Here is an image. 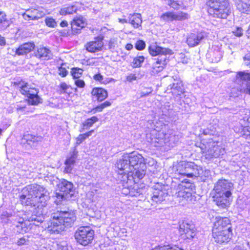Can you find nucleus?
Listing matches in <instances>:
<instances>
[{
	"mask_svg": "<svg viewBox=\"0 0 250 250\" xmlns=\"http://www.w3.org/2000/svg\"><path fill=\"white\" fill-rule=\"evenodd\" d=\"M23 194L20 196V201L25 206H37L39 209L45 207L49 199L47 190L38 185L28 186L22 190Z\"/></svg>",
	"mask_w": 250,
	"mask_h": 250,
	"instance_id": "nucleus-1",
	"label": "nucleus"
},
{
	"mask_svg": "<svg viewBox=\"0 0 250 250\" xmlns=\"http://www.w3.org/2000/svg\"><path fill=\"white\" fill-rule=\"evenodd\" d=\"M51 218L52 219L48 227V230L59 233L74 223L76 215L72 210L57 211L51 214Z\"/></svg>",
	"mask_w": 250,
	"mask_h": 250,
	"instance_id": "nucleus-2",
	"label": "nucleus"
},
{
	"mask_svg": "<svg viewBox=\"0 0 250 250\" xmlns=\"http://www.w3.org/2000/svg\"><path fill=\"white\" fill-rule=\"evenodd\" d=\"M207 4L208 14L213 18L225 19L231 13L228 0H209Z\"/></svg>",
	"mask_w": 250,
	"mask_h": 250,
	"instance_id": "nucleus-3",
	"label": "nucleus"
},
{
	"mask_svg": "<svg viewBox=\"0 0 250 250\" xmlns=\"http://www.w3.org/2000/svg\"><path fill=\"white\" fill-rule=\"evenodd\" d=\"M58 190L59 192L55 193V202L57 204H61L62 201L74 196L76 193L73 183L65 179H62L58 184Z\"/></svg>",
	"mask_w": 250,
	"mask_h": 250,
	"instance_id": "nucleus-4",
	"label": "nucleus"
},
{
	"mask_svg": "<svg viewBox=\"0 0 250 250\" xmlns=\"http://www.w3.org/2000/svg\"><path fill=\"white\" fill-rule=\"evenodd\" d=\"M152 134L155 137L151 139L150 143L155 147L162 146L166 144L171 145L177 142L178 139L172 130H168L167 133H164L163 131L156 132L153 130Z\"/></svg>",
	"mask_w": 250,
	"mask_h": 250,
	"instance_id": "nucleus-5",
	"label": "nucleus"
},
{
	"mask_svg": "<svg viewBox=\"0 0 250 250\" xmlns=\"http://www.w3.org/2000/svg\"><path fill=\"white\" fill-rule=\"evenodd\" d=\"M192 186L190 184H181L179 185L176 196L179 202L182 204L192 203L195 201L194 195H192Z\"/></svg>",
	"mask_w": 250,
	"mask_h": 250,
	"instance_id": "nucleus-6",
	"label": "nucleus"
},
{
	"mask_svg": "<svg viewBox=\"0 0 250 250\" xmlns=\"http://www.w3.org/2000/svg\"><path fill=\"white\" fill-rule=\"evenodd\" d=\"M94 231L89 226H81L75 231L74 236L77 242L83 246H87L93 239Z\"/></svg>",
	"mask_w": 250,
	"mask_h": 250,
	"instance_id": "nucleus-7",
	"label": "nucleus"
},
{
	"mask_svg": "<svg viewBox=\"0 0 250 250\" xmlns=\"http://www.w3.org/2000/svg\"><path fill=\"white\" fill-rule=\"evenodd\" d=\"M20 91L22 95L28 97V101L30 104L37 105L41 102V99L38 95L39 91L37 88L32 87L26 83L21 86Z\"/></svg>",
	"mask_w": 250,
	"mask_h": 250,
	"instance_id": "nucleus-8",
	"label": "nucleus"
},
{
	"mask_svg": "<svg viewBox=\"0 0 250 250\" xmlns=\"http://www.w3.org/2000/svg\"><path fill=\"white\" fill-rule=\"evenodd\" d=\"M133 174L132 171L130 172L118 171L117 180L125 188L130 189L133 186L132 188H137V185H136V181L134 180L135 177L133 175Z\"/></svg>",
	"mask_w": 250,
	"mask_h": 250,
	"instance_id": "nucleus-9",
	"label": "nucleus"
},
{
	"mask_svg": "<svg viewBox=\"0 0 250 250\" xmlns=\"http://www.w3.org/2000/svg\"><path fill=\"white\" fill-rule=\"evenodd\" d=\"M179 233L181 236L184 239H191L196 233L194 225L191 222L184 221L179 225Z\"/></svg>",
	"mask_w": 250,
	"mask_h": 250,
	"instance_id": "nucleus-10",
	"label": "nucleus"
},
{
	"mask_svg": "<svg viewBox=\"0 0 250 250\" xmlns=\"http://www.w3.org/2000/svg\"><path fill=\"white\" fill-rule=\"evenodd\" d=\"M237 83L242 82V85L240 90L244 93L250 95V73L245 71L237 72L236 75Z\"/></svg>",
	"mask_w": 250,
	"mask_h": 250,
	"instance_id": "nucleus-11",
	"label": "nucleus"
},
{
	"mask_svg": "<svg viewBox=\"0 0 250 250\" xmlns=\"http://www.w3.org/2000/svg\"><path fill=\"white\" fill-rule=\"evenodd\" d=\"M233 184L232 183L225 179H221L218 181L215 185L213 190L214 194H226L229 193V195H232L231 191L233 190Z\"/></svg>",
	"mask_w": 250,
	"mask_h": 250,
	"instance_id": "nucleus-12",
	"label": "nucleus"
},
{
	"mask_svg": "<svg viewBox=\"0 0 250 250\" xmlns=\"http://www.w3.org/2000/svg\"><path fill=\"white\" fill-rule=\"evenodd\" d=\"M211 146L213 147L210 148V142H209L208 145L209 148L208 149H206V146H205V148H203V146L201 147L203 153H205V156L206 158L210 159L213 157L217 158L223 155L225 153V149L221 146L218 145H212Z\"/></svg>",
	"mask_w": 250,
	"mask_h": 250,
	"instance_id": "nucleus-13",
	"label": "nucleus"
},
{
	"mask_svg": "<svg viewBox=\"0 0 250 250\" xmlns=\"http://www.w3.org/2000/svg\"><path fill=\"white\" fill-rule=\"evenodd\" d=\"M167 193L164 187L159 184L154 186L151 196V200L156 203H160L165 200L167 196Z\"/></svg>",
	"mask_w": 250,
	"mask_h": 250,
	"instance_id": "nucleus-14",
	"label": "nucleus"
},
{
	"mask_svg": "<svg viewBox=\"0 0 250 250\" xmlns=\"http://www.w3.org/2000/svg\"><path fill=\"white\" fill-rule=\"evenodd\" d=\"M232 195L229 193L226 194H214L213 196V201L216 205L221 208H227L230 205Z\"/></svg>",
	"mask_w": 250,
	"mask_h": 250,
	"instance_id": "nucleus-15",
	"label": "nucleus"
},
{
	"mask_svg": "<svg viewBox=\"0 0 250 250\" xmlns=\"http://www.w3.org/2000/svg\"><path fill=\"white\" fill-rule=\"evenodd\" d=\"M232 236V232L227 230L212 229V237L214 241L220 244H227Z\"/></svg>",
	"mask_w": 250,
	"mask_h": 250,
	"instance_id": "nucleus-16",
	"label": "nucleus"
},
{
	"mask_svg": "<svg viewBox=\"0 0 250 250\" xmlns=\"http://www.w3.org/2000/svg\"><path fill=\"white\" fill-rule=\"evenodd\" d=\"M212 229L232 232L230 220L227 217H216Z\"/></svg>",
	"mask_w": 250,
	"mask_h": 250,
	"instance_id": "nucleus-17",
	"label": "nucleus"
},
{
	"mask_svg": "<svg viewBox=\"0 0 250 250\" xmlns=\"http://www.w3.org/2000/svg\"><path fill=\"white\" fill-rule=\"evenodd\" d=\"M129 157V166L131 170L139 168L138 166L145 165V159L144 157L136 152H132L130 153H127Z\"/></svg>",
	"mask_w": 250,
	"mask_h": 250,
	"instance_id": "nucleus-18",
	"label": "nucleus"
},
{
	"mask_svg": "<svg viewBox=\"0 0 250 250\" xmlns=\"http://www.w3.org/2000/svg\"><path fill=\"white\" fill-rule=\"evenodd\" d=\"M148 50L151 55L153 56H159L158 58H162L164 56L167 57V55L172 53V51L170 49L158 46L156 44L150 45Z\"/></svg>",
	"mask_w": 250,
	"mask_h": 250,
	"instance_id": "nucleus-19",
	"label": "nucleus"
},
{
	"mask_svg": "<svg viewBox=\"0 0 250 250\" xmlns=\"http://www.w3.org/2000/svg\"><path fill=\"white\" fill-rule=\"evenodd\" d=\"M193 167V163L186 161H180L174 168L177 174L191 177L192 174L189 173V169Z\"/></svg>",
	"mask_w": 250,
	"mask_h": 250,
	"instance_id": "nucleus-20",
	"label": "nucleus"
},
{
	"mask_svg": "<svg viewBox=\"0 0 250 250\" xmlns=\"http://www.w3.org/2000/svg\"><path fill=\"white\" fill-rule=\"evenodd\" d=\"M207 57L211 62H219L222 57L220 47L218 45H213L208 51Z\"/></svg>",
	"mask_w": 250,
	"mask_h": 250,
	"instance_id": "nucleus-21",
	"label": "nucleus"
},
{
	"mask_svg": "<svg viewBox=\"0 0 250 250\" xmlns=\"http://www.w3.org/2000/svg\"><path fill=\"white\" fill-rule=\"evenodd\" d=\"M104 46L103 38L96 37L92 41L89 42L85 45L86 49L89 52L95 53L101 51Z\"/></svg>",
	"mask_w": 250,
	"mask_h": 250,
	"instance_id": "nucleus-22",
	"label": "nucleus"
},
{
	"mask_svg": "<svg viewBox=\"0 0 250 250\" xmlns=\"http://www.w3.org/2000/svg\"><path fill=\"white\" fill-rule=\"evenodd\" d=\"M77 154L78 151L76 149H74L72 152L70 153V155L67 157L64 163L65 166L64 170V172L69 173L71 172L77 158Z\"/></svg>",
	"mask_w": 250,
	"mask_h": 250,
	"instance_id": "nucleus-23",
	"label": "nucleus"
},
{
	"mask_svg": "<svg viewBox=\"0 0 250 250\" xmlns=\"http://www.w3.org/2000/svg\"><path fill=\"white\" fill-rule=\"evenodd\" d=\"M129 157L127 153L124 154L117 161L116 167L118 171L132 172V170L129 166Z\"/></svg>",
	"mask_w": 250,
	"mask_h": 250,
	"instance_id": "nucleus-24",
	"label": "nucleus"
},
{
	"mask_svg": "<svg viewBox=\"0 0 250 250\" xmlns=\"http://www.w3.org/2000/svg\"><path fill=\"white\" fill-rule=\"evenodd\" d=\"M44 15L42 12L40 11L37 9H29L26 10L25 12L22 14V17L25 20H35L39 19Z\"/></svg>",
	"mask_w": 250,
	"mask_h": 250,
	"instance_id": "nucleus-25",
	"label": "nucleus"
},
{
	"mask_svg": "<svg viewBox=\"0 0 250 250\" xmlns=\"http://www.w3.org/2000/svg\"><path fill=\"white\" fill-rule=\"evenodd\" d=\"M167 62V57L164 56L162 58H157V61L152 66L151 74L155 75L162 71Z\"/></svg>",
	"mask_w": 250,
	"mask_h": 250,
	"instance_id": "nucleus-26",
	"label": "nucleus"
},
{
	"mask_svg": "<svg viewBox=\"0 0 250 250\" xmlns=\"http://www.w3.org/2000/svg\"><path fill=\"white\" fill-rule=\"evenodd\" d=\"M41 140V137L36 136L28 133H26L23 135L21 139V143L23 145L26 144L32 146H34V144L40 142Z\"/></svg>",
	"mask_w": 250,
	"mask_h": 250,
	"instance_id": "nucleus-27",
	"label": "nucleus"
},
{
	"mask_svg": "<svg viewBox=\"0 0 250 250\" xmlns=\"http://www.w3.org/2000/svg\"><path fill=\"white\" fill-rule=\"evenodd\" d=\"M36 56L42 60H48L52 58L51 51L47 48L41 46L38 48L35 54Z\"/></svg>",
	"mask_w": 250,
	"mask_h": 250,
	"instance_id": "nucleus-28",
	"label": "nucleus"
},
{
	"mask_svg": "<svg viewBox=\"0 0 250 250\" xmlns=\"http://www.w3.org/2000/svg\"><path fill=\"white\" fill-rule=\"evenodd\" d=\"M35 47L33 42H27L21 45L15 51V54L21 56L30 52Z\"/></svg>",
	"mask_w": 250,
	"mask_h": 250,
	"instance_id": "nucleus-29",
	"label": "nucleus"
},
{
	"mask_svg": "<svg viewBox=\"0 0 250 250\" xmlns=\"http://www.w3.org/2000/svg\"><path fill=\"white\" fill-rule=\"evenodd\" d=\"M85 25V20L81 16L74 18L71 22L72 29L76 33H78V31L83 28Z\"/></svg>",
	"mask_w": 250,
	"mask_h": 250,
	"instance_id": "nucleus-30",
	"label": "nucleus"
},
{
	"mask_svg": "<svg viewBox=\"0 0 250 250\" xmlns=\"http://www.w3.org/2000/svg\"><path fill=\"white\" fill-rule=\"evenodd\" d=\"M203 38L204 35L201 33H191L188 36L187 42L189 46L193 47L198 45Z\"/></svg>",
	"mask_w": 250,
	"mask_h": 250,
	"instance_id": "nucleus-31",
	"label": "nucleus"
},
{
	"mask_svg": "<svg viewBox=\"0 0 250 250\" xmlns=\"http://www.w3.org/2000/svg\"><path fill=\"white\" fill-rule=\"evenodd\" d=\"M237 9L242 13L250 14V0H235Z\"/></svg>",
	"mask_w": 250,
	"mask_h": 250,
	"instance_id": "nucleus-32",
	"label": "nucleus"
},
{
	"mask_svg": "<svg viewBox=\"0 0 250 250\" xmlns=\"http://www.w3.org/2000/svg\"><path fill=\"white\" fill-rule=\"evenodd\" d=\"M92 95L100 102L104 101L107 97V92L102 88H94L91 92Z\"/></svg>",
	"mask_w": 250,
	"mask_h": 250,
	"instance_id": "nucleus-33",
	"label": "nucleus"
},
{
	"mask_svg": "<svg viewBox=\"0 0 250 250\" xmlns=\"http://www.w3.org/2000/svg\"><path fill=\"white\" fill-rule=\"evenodd\" d=\"M99 121L96 116H92L83 122L81 125V127L80 129V132H83L85 130L88 129L93 125Z\"/></svg>",
	"mask_w": 250,
	"mask_h": 250,
	"instance_id": "nucleus-34",
	"label": "nucleus"
},
{
	"mask_svg": "<svg viewBox=\"0 0 250 250\" xmlns=\"http://www.w3.org/2000/svg\"><path fill=\"white\" fill-rule=\"evenodd\" d=\"M129 22L134 28H137L141 26L142 22L141 15L140 14L136 13L129 16Z\"/></svg>",
	"mask_w": 250,
	"mask_h": 250,
	"instance_id": "nucleus-35",
	"label": "nucleus"
},
{
	"mask_svg": "<svg viewBox=\"0 0 250 250\" xmlns=\"http://www.w3.org/2000/svg\"><path fill=\"white\" fill-rule=\"evenodd\" d=\"M44 219V217L42 210L40 212L34 211L31 216L28 218V222H34V224L35 225H38L36 223H42Z\"/></svg>",
	"mask_w": 250,
	"mask_h": 250,
	"instance_id": "nucleus-36",
	"label": "nucleus"
},
{
	"mask_svg": "<svg viewBox=\"0 0 250 250\" xmlns=\"http://www.w3.org/2000/svg\"><path fill=\"white\" fill-rule=\"evenodd\" d=\"M169 87L172 90V92L176 95H180L184 92L183 84L180 81H177L176 83L170 84Z\"/></svg>",
	"mask_w": 250,
	"mask_h": 250,
	"instance_id": "nucleus-37",
	"label": "nucleus"
},
{
	"mask_svg": "<svg viewBox=\"0 0 250 250\" xmlns=\"http://www.w3.org/2000/svg\"><path fill=\"white\" fill-rule=\"evenodd\" d=\"M11 19H8L6 14L2 11H0V26L3 28H6L11 24Z\"/></svg>",
	"mask_w": 250,
	"mask_h": 250,
	"instance_id": "nucleus-38",
	"label": "nucleus"
},
{
	"mask_svg": "<svg viewBox=\"0 0 250 250\" xmlns=\"http://www.w3.org/2000/svg\"><path fill=\"white\" fill-rule=\"evenodd\" d=\"M160 20L164 22H170L175 21L174 12H167L161 15Z\"/></svg>",
	"mask_w": 250,
	"mask_h": 250,
	"instance_id": "nucleus-39",
	"label": "nucleus"
},
{
	"mask_svg": "<svg viewBox=\"0 0 250 250\" xmlns=\"http://www.w3.org/2000/svg\"><path fill=\"white\" fill-rule=\"evenodd\" d=\"M93 79L102 84H107L113 80L112 78H104L101 74H97L93 76Z\"/></svg>",
	"mask_w": 250,
	"mask_h": 250,
	"instance_id": "nucleus-40",
	"label": "nucleus"
},
{
	"mask_svg": "<svg viewBox=\"0 0 250 250\" xmlns=\"http://www.w3.org/2000/svg\"><path fill=\"white\" fill-rule=\"evenodd\" d=\"M94 132V130H91L90 131L82 134H80L76 138V144L77 145H80L84 140L89 136H91L92 133Z\"/></svg>",
	"mask_w": 250,
	"mask_h": 250,
	"instance_id": "nucleus-41",
	"label": "nucleus"
},
{
	"mask_svg": "<svg viewBox=\"0 0 250 250\" xmlns=\"http://www.w3.org/2000/svg\"><path fill=\"white\" fill-rule=\"evenodd\" d=\"M145 57L142 55H137L135 57L132 62V66L133 68L140 67L144 62Z\"/></svg>",
	"mask_w": 250,
	"mask_h": 250,
	"instance_id": "nucleus-42",
	"label": "nucleus"
},
{
	"mask_svg": "<svg viewBox=\"0 0 250 250\" xmlns=\"http://www.w3.org/2000/svg\"><path fill=\"white\" fill-rule=\"evenodd\" d=\"M16 227L20 233L26 232L28 230L26 222L23 219H20Z\"/></svg>",
	"mask_w": 250,
	"mask_h": 250,
	"instance_id": "nucleus-43",
	"label": "nucleus"
},
{
	"mask_svg": "<svg viewBox=\"0 0 250 250\" xmlns=\"http://www.w3.org/2000/svg\"><path fill=\"white\" fill-rule=\"evenodd\" d=\"M175 21H184L188 20L189 18V15L187 13L182 11L174 12Z\"/></svg>",
	"mask_w": 250,
	"mask_h": 250,
	"instance_id": "nucleus-44",
	"label": "nucleus"
},
{
	"mask_svg": "<svg viewBox=\"0 0 250 250\" xmlns=\"http://www.w3.org/2000/svg\"><path fill=\"white\" fill-rule=\"evenodd\" d=\"M76 10L77 8L75 6H68L61 9L60 13L62 15L72 14L75 13Z\"/></svg>",
	"mask_w": 250,
	"mask_h": 250,
	"instance_id": "nucleus-45",
	"label": "nucleus"
},
{
	"mask_svg": "<svg viewBox=\"0 0 250 250\" xmlns=\"http://www.w3.org/2000/svg\"><path fill=\"white\" fill-rule=\"evenodd\" d=\"M83 69L78 67H74L71 69V74L73 79H77L81 77L83 73Z\"/></svg>",
	"mask_w": 250,
	"mask_h": 250,
	"instance_id": "nucleus-46",
	"label": "nucleus"
},
{
	"mask_svg": "<svg viewBox=\"0 0 250 250\" xmlns=\"http://www.w3.org/2000/svg\"><path fill=\"white\" fill-rule=\"evenodd\" d=\"M152 250H184L176 245L170 246V245H164L155 248Z\"/></svg>",
	"mask_w": 250,
	"mask_h": 250,
	"instance_id": "nucleus-47",
	"label": "nucleus"
},
{
	"mask_svg": "<svg viewBox=\"0 0 250 250\" xmlns=\"http://www.w3.org/2000/svg\"><path fill=\"white\" fill-rule=\"evenodd\" d=\"M167 4L175 10H178L181 7V4L177 0H167Z\"/></svg>",
	"mask_w": 250,
	"mask_h": 250,
	"instance_id": "nucleus-48",
	"label": "nucleus"
},
{
	"mask_svg": "<svg viewBox=\"0 0 250 250\" xmlns=\"http://www.w3.org/2000/svg\"><path fill=\"white\" fill-rule=\"evenodd\" d=\"M67 67L68 68L66 64L62 63L58 68V73L59 75L62 77L66 76L68 73Z\"/></svg>",
	"mask_w": 250,
	"mask_h": 250,
	"instance_id": "nucleus-49",
	"label": "nucleus"
},
{
	"mask_svg": "<svg viewBox=\"0 0 250 250\" xmlns=\"http://www.w3.org/2000/svg\"><path fill=\"white\" fill-rule=\"evenodd\" d=\"M132 172L134 173L133 175L135 177L134 180L136 181V183H137V181L136 179L137 178L138 180L142 179L145 174L143 170L140 171L137 169H135V170L134 169L132 170Z\"/></svg>",
	"mask_w": 250,
	"mask_h": 250,
	"instance_id": "nucleus-50",
	"label": "nucleus"
},
{
	"mask_svg": "<svg viewBox=\"0 0 250 250\" xmlns=\"http://www.w3.org/2000/svg\"><path fill=\"white\" fill-rule=\"evenodd\" d=\"M66 242H60L57 244V250H71Z\"/></svg>",
	"mask_w": 250,
	"mask_h": 250,
	"instance_id": "nucleus-51",
	"label": "nucleus"
},
{
	"mask_svg": "<svg viewBox=\"0 0 250 250\" xmlns=\"http://www.w3.org/2000/svg\"><path fill=\"white\" fill-rule=\"evenodd\" d=\"M47 26L50 27H55L57 25L55 20L51 17H47L45 20Z\"/></svg>",
	"mask_w": 250,
	"mask_h": 250,
	"instance_id": "nucleus-52",
	"label": "nucleus"
},
{
	"mask_svg": "<svg viewBox=\"0 0 250 250\" xmlns=\"http://www.w3.org/2000/svg\"><path fill=\"white\" fill-rule=\"evenodd\" d=\"M244 64L250 68V50L243 58Z\"/></svg>",
	"mask_w": 250,
	"mask_h": 250,
	"instance_id": "nucleus-53",
	"label": "nucleus"
},
{
	"mask_svg": "<svg viewBox=\"0 0 250 250\" xmlns=\"http://www.w3.org/2000/svg\"><path fill=\"white\" fill-rule=\"evenodd\" d=\"M180 62L184 64H187L190 61L188 55L181 53L180 55Z\"/></svg>",
	"mask_w": 250,
	"mask_h": 250,
	"instance_id": "nucleus-54",
	"label": "nucleus"
},
{
	"mask_svg": "<svg viewBox=\"0 0 250 250\" xmlns=\"http://www.w3.org/2000/svg\"><path fill=\"white\" fill-rule=\"evenodd\" d=\"M144 91H141L140 93L139 98H143L144 97H146L148 96L149 94L151 93L152 92V89L151 88H146Z\"/></svg>",
	"mask_w": 250,
	"mask_h": 250,
	"instance_id": "nucleus-55",
	"label": "nucleus"
},
{
	"mask_svg": "<svg viewBox=\"0 0 250 250\" xmlns=\"http://www.w3.org/2000/svg\"><path fill=\"white\" fill-rule=\"evenodd\" d=\"M145 42L142 40L138 41L135 44L136 48L139 50H143V49L145 48Z\"/></svg>",
	"mask_w": 250,
	"mask_h": 250,
	"instance_id": "nucleus-56",
	"label": "nucleus"
},
{
	"mask_svg": "<svg viewBox=\"0 0 250 250\" xmlns=\"http://www.w3.org/2000/svg\"><path fill=\"white\" fill-rule=\"evenodd\" d=\"M28 239L27 238L25 237V236L19 238L17 242H16L17 244L19 246H21L23 245H26L28 244Z\"/></svg>",
	"mask_w": 250,
	"mask_h": 250,
	"instance_id": "nucleus-57",
	"label": "nucleus"
},
{
	"mask_svg": "<svg viewBox=\"0 0 250 250\" xmlns=\"http://www.w3.org/2000/svg\"><path fill=\"white\" fill-rule=\"evenodd\" d=\"M74 83H75V85L79 88H83L85 86L84 82L83 80H81V79H76L75 80Z\"/></svg>",
	"mask_w": 250,
	"mask_h": 250,
	"instance_id": "nucleus-58",
	"label": "nucleus"
},
{
	"mask_svg": "<svg viewBox=\"0 0 250 250\" xmlns=\"http://www.w3.org/2000/svg\"><path fill=\"white\" fill-rule=\"evenodd\" d=\"M60 92L61 93H64L66 90L68 88V85L65 83H62L60 84Z\"/></svg>",
	"mask_w": 250,
	"mask_h": 250,
	"instance_id": "nucleus-59",
	"label": "nucleus"
},
{
	"mask_svg": "<svg viewBox=\"0 0 250 250\" xmlns=\"http://www.w3.org/2000/svg\"><path fill=\"white\" fill-rule=\"evenodd\" d=\"M233 34L237 37H241L243 35V30L241 28L238 27L233 31Z\"/></svg>",
	"mask_w": 250,
	"mask_h": 250,
	"instance_id": "nucleus-60",
	"label": "nucleus"
},
{
	"mask_svg": "<svg viewBox=\"0 0 250 250\" xmlns=\"http://www.w3.org/2000/svg\"><path fill=\"white\" fill-rule=\"evenodd\" d=\"M104 109L103 107L102 104L96 106L95 108L92 109L91 110V112H92L93 114L96 113L97 112H101Z\"/></svg>",
	"mask_w": 250,
	"mask_h": 250,
	"instance_id": "nucleus-61",
	"label": "nucleus"
},
{
	"mask_svg": "<svg viewBox=\"0 0 250 250\" xmlns=\"http://www.w3.org/2000/svg\"><path fill=\"white\" fill-rule=\"evenodd\" d=\"M117 40L115 38L111 39L109 41V45L110 47H114L117 44Z\"/></svg>",
	"mask_w": 250,
	"mask_h": 250,
	"instance_id": "nucleus-62",
	"label": "nucleus"
},
{
	"mask_svg": "<svg viewBox=\"0 0 250 250\" xmlns=\"http://www.w3.org/2000/svg\"><path fill=\"white\" fill-rule=\"evenodd\" d=\"M136 77L135 76V75L134 74H130L126 78L127 81L128 82H130L135 81V80H136Z\"/></svg>",
	"mask_w": 250,
	"mask_h": 250,
	"instance_id": "nucleus-63",
	"label": "nucleus"
},
{
	"mask_svg": "<svg viewBox=\"0 0 250 250\" xmlns=\"http://www.w3.org/2000/svg\"><path fill=\"white\" fill-rule=\"evenodd\" d=\"M104 109L105 107H108L111 105V103L109 101H106L101 104Z\"/></svg>",
	"mask_w": 250,
	"mask_h": 250,
	"instance_id": "nucleus-64",
	"label": "nucleus"
}]
</instances>
